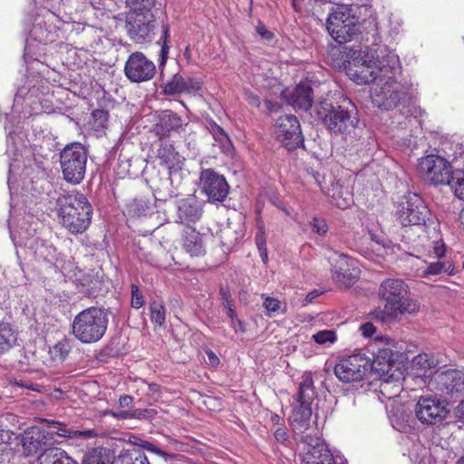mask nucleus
I'll list each match as a JSON object with an SVG mask.
<instances>
[{"label":"nucleus","mask_w":464,"mask_h":464,"mask_svg":"<svg viewBox=\"0 0 464 464\" xmlns=\"http://www.w3.org/2000/svg\"><path fill=\"white\" fill-rule=\"evenodd\" d=\"M432 253L437 261L428 263L427 266L421 271L420 276L428 278L430 276H440L442 274L453 275L454 266L450 260H440L445 255V245L440 239L432 241Z\"/></svg>","instance_id":"nucleus-19"},{"label":"nucleus","mask_w":464,"mask_h":464,"mask_svg":"<svg viewBox=\"0 0 464 464\" xmlns=\"http://www.w3.org/2000/svg\"><path fill=\"white\" fill-rule=\"evenodd\" d=\"M210 126H211V133L217 141L224 142V141L228 140L227 134L225 132V130L219 125H218L216 122L213 121L210 124Z\"/></svg>","instance_id":"nucleus-50"},{"label":"nucleus","mask_w":464,"mask_h":464,"mask_svg":"<svg viewBox=\"0 0 464 464\" xmlns=\"http://www.w3.org/2000/svg\"><path fill=\"white\" fill-rule=\"evenodd\" d=\"M397 211L401 224L406 226L424 225L430 216L428 205H400Z\"/></svg>","instance_id":"nucleus-21"},{"label":"nucleus","mask_w":464,"mask_h":464,"mask_svg":"<svg viewBox=\"0 0 464 464\" xmlns=\"http://www.w3.org/2000/svg\"><path fill=\"white\" fill-rule=\"evenodd\" d=\"M321 464H347V462L338 450H332L329 444L321 440Z\"/></svg>","instance_id":"nucleus-32"},{"label":"nucleus","mask_w":464,"mask_h":464,"mask_svg":"<svg viewBox=\"0 0 464 464\" xmlns=\"http://www.w3.org/2000/svg\"><path fill=\"white\" fill-rule=\"evenodd\" d=\"M72 350L71 341L67 338H63L55 343L52 349V353L59 360H64Z\"/></svg>","instance_id":"nucleus-41"},{"label":"nucleus","mask_w":464,"mask_h":464,"mask_svg":"<svg viewBox=\"0 0 464 464\" xmlns=\"http://www.w3.org/2000/svg\"><path fill=\"white\" fill-rule=\"evenodd\" d=\"M82 464H112L107 455L93 451L84 455Z\"/></svg>","instance_id":"nucleus-42"},{"label":"nucleus","mask_w":464,"mask_h":464,"mask_svg":"<svg viewBox=\"0 0 464 464\" xmlns=\"http://www.w3.org/2000/svg\"><path fill=\"white\" fill-rule=\"evenodd\" d=\"M63 198L67 201L66 203H89L85 195L76 189L67 192Z\"/></svg>","instance_id":"nucleus-46"},{"label":"nucleus","mask_w":464,"mask_h":464,"mask_svg":"<svg viewBox=\"0 0 464 464\" xmlns=\"http://www.w3.org/2000/svg\"><path fill=\"white\" fill-rule=\"evenodd\" d=\"M401 100V92L398 90L392 89V86L386 83L381 88L380 92L373 96L374 102L380 108L391 110L396 107Z\"/></svg>","instance_id":"nucleus-26"},{"label":"nucleus","mask_w":464,"mask_h":464,"mask_svg":"<svg viewBox=\"0 0 464 464\" xmlns=\"http://www.w3.org/2000/svg\"><path fill=\"white\" fill-rule=\"evenodd\" d=\"M337 340L336 333L334 330H322L321 329V345H331Z\"/></svg>","instance_id":"nucleus-49"},{"label":"nucleus","mask_w":464,"mask_h":464,"mask_svg":"<svg viewBox=\"0 0 464 464\" xmlns=\"http://www.w3.org/2000/svg\"><path fill=\"white\" fill-rule=\"evenodd\" d=\"M245 99L253 107L258 108L261 104L258 95L250 91H245Z\"/></svg>","instance_id":"nucleus-55"},{"label":"nucleus","mask_w":464,"mask_h":464,"mask_svg":"<svg viewBox=\"0 0 464 464\" xmlns=\"http://www.w3.org/2000/svg\"><path fill=\"white\" fill-rule=\"evenodd\" d=\"M17 342V333L6 323L0 324V356L8 353Z\"/></svg>","instance_id":"nucleus-30"},{"label":"nucleus","mask_w":464,"mask_h":464,"mask_svg":"<svg viewBox=\"0 0 464 464\" xmlns=\"http://www.w3.org/2000/svg\"><path fill=\"white\" fill-rule=\"evenodd\" d=\"M157 158L160 160V164L168 169L169 177L159 180L155 178L148 179L150 187L154 190L156 201H167L165 193L162 191L161 187L169 188L170 183V177L179 171L185 159L175 150L174 145L168 140L160 139L157 149Z\"/></svg>","instance_id":"nucleus-4"},{"label":"nucleus","mask_w":464,"mask_h":464,"mask_svg":"<svg viewBox=\"0 0 464 464\" xmlns=\"http://www.w3.org/2000/svg\"><path fill=\"white\" fill-rule=\"evenodd\" d=\"M255 240L258 251L266 249V240L265 237V232L264 230H262V228H260L259 231L256 233Z\"/></svg>","instance_id":"nucleus-57"},{"label":"nucleus","mask_w":464,"mask_h":464,"mask_svg":"<svg viewBox=\"0 0 464 464\" xmlns=\"http://www.w3.org/2000/svg\"><path fill=\"white\" fill-rule=\"evenodd\" d=\"M455 416L464 421V401H460V403L454 410Z\"/></svg>","instance_id":"nucleus-63"},{"label":"nucleus","mask_w":464,"mask_h":464,"mask_svg":"<svg viewBox=\"0 0 464 464\" xmlns=\"http://www.w3.org/2000/svg\"><path fill=\"white\" fill-rule=\"evenodd\" d=\"M263 306L266 310L267 315L272 316L281 310V302L276 298L267 296L264 300Z\"/></svg>","instance_id":"nucleus-44"},{"label":"nucleus","mask_w":464,"mask_h":464,"mask_svg":"<svg viewBox=\"0 0 464 464\" xmlns=\"http://www.w3.org/2000/svg\"><path fill=\"white\" fill-rule=\"evenodd\" d=\"M200 188L209 200L223 202L229 192V185L224 176L212 169H203L200 172Z\"/></svg>","instance_id":"nucleus-16"},{"label":"nucleus","mask_w":464,"mask_h":464,"mask_svg":"<svg viewBox=\"0 0 464 464\" xmlns=\"http://www.w3.org/2000/svg\"><path fill=\"white\" fill-rule=\"evenodd\" d=\"M183 126V120L176 112L166 110L161 111L159 123L156 125L157 134L169 135L171 131H179Z\"/></svg>","instance_id":"nucleus-24"},{"label":"nucleus","mask_w":464,"mask_h":464,"mask_svg":"<svg viewBox=\"0 0 464 464\" xmlns=\"http://www.w3.org/2000/svg\"><path fill=\"white\" fill-rule=\"evenodd\" d=\"M202 82L198 78L184 77L176 73L170 80L161 85L162 92L167 95L196 92L201 89Z\"/></svg>","instance_id":"nucleus-20"},{"label":"nucleus","mask_w":464,"mask_h":464,"mask_svg":"<svg viewBox=\"0 0 464 464\" xmlns=\"http://www.w3.org/2000/svg\"><path fill=\"white\" fill-rule=\"evenodd\" d=\"M378 295L385 304L382 308H376L372 315L382 323H393L400 314H414L419 309L417 302L410 297L409 286L402 279L383 280L380 285Z\"/></svg>","instance_id":"nucleus-1"},{"label":"nucleus","mask_w":464,"mask_h":464,"mask_svg":"<svg viewBox=\"0 0 464 464\" xmlns=\"http://www.w3.org/2000/svg\"><path fill=\"white\" fill-rule=\"evenodd\" d=\"M375 244L378 247L376 250L379 252V255H384L388 253V250L391 248V242L385 239H376Z\"/></svg>","instance_id":"nucleus-56"},{"label":"nucleus","mask_w":464,"mask_h":464,"mask_svg":"<svg viewBox=\"0 0 464 464\" xmlns=\"http://www.w3.org/2000/svg\"><path fill=\"white\" fill-rule=\"evenodd\" d=\"M450 185L454 189L456 197L464 201V170H455Z\"/></svg>","instance_id":"nucleus-38"},{"label":"nucleus","mask_w":464,"mask_h":464,"mask_svg":"<svg viewBox=\"0 0 464 464\" xmlns=\"http://www.w3.org/2000/svg\"><path fill=\"white\" fill-rule=\"evenodd\" d=\"M112 464H150L147 456L140 450H129L118 456Z\"/></svg>","instance_id":"nucleus-31"},{"label":"nucleus","mask_w":464,"mask_h":464,"mask_svg":"<svg viewBox=\"0 0 464 464\" xmlns=\"http://www.w3.org/2000/svg\"><path fill=\"white\" fill-rule=\"evenodd\" d=\"M305 443L307 444L306 451L303 456V462L305 464H319V439H313L311 436H305Z\"/></svg>","instance_id":"nucleus-34"},{"label":"nucleus","mask_w":464,"mask_h":464,"mask_svg":"<svg viewBox=\"0 0 464 464\" xmlns=\"http://www.w3.org/2000/svg\"><path fill=\"white\" fill-rule=\"evenodd\" d=\"M437 389L446 397L457 399L464 396V372L449 370L437 375Z\"/></svg>","instance_id":"nucleus-17"},{"label":"nucleus","mask_w":464,"mask_h":464,"mask_svg":"<svg viewBox=\"0 0 464 464\" xmlns=\"http://www.w3.org/2000/svg\"><path fill=\"white\" fill-rule=\"evenodd\" d=\"M380 391L385 398L391 400L399 396L401 392V386L398 382L396 383H392L388 378L381 383Z\"/></svg>","instance_id":"nucleus-40"},{"label":"nucleus","mask_w":464,"mask_h":464,"mask_svg":"<svg viewBox=\"0 0 464 464\" xmlns=\"http://www.w3.org/2000/svg\"><path fill=\"white\" fill-rule=\"evenodd\" d=\"M415 416L423 425L433 426L442 423L449 414V410L437 397L427 395L420 397L415 405Z\"/></svg>","instance_id":"nucleus-12"},{"label":"nucleus","mask_w":464,"mask_h":464,"mask_svg":"<svg viewBox=\"0 0 464 464\" xmlns=\"http://www.w3.org/2000/svg\"><path fill=\"white\" fill-rule=\"evenodd\" d=\"M222 305L227 310V315L231 319L232 327H235V322H237L238 325L242 328V322L237 318L236 310L234 309V301L222 303Z\"/></svg>","instance_id":"nucleus-48"},{"label":"nucleus","mask_w":464,"mask_h":464,"mask_svg":"<svg viewBox=\"0 0 464 464\" xmlns=\"http://www.w3.org/2000/svg\"><path fill=\"white\" fill-rule=\"evenodd\" d=\"M372 371V358L362 353L343 357L334 366L336 377L343 382H360Z\"/></svg>","instance_id":"nucleus-9"},{"label":"nucleus","mask_w":464,"mask_h":464,"mask_svg":"<svg viewBox=\"0 0 464 464\" xmlns=\"http://www.w3.org/2000/svg\"><path fill=\"white\" fill-rule=\"evenodd\" d=\"M20 434H16L10 430H0V442L11 445L14 441L18 440Z\"/></svg>","instance_id":"nucleus-52"},{"label":"nucleus","mask_w":464,"mask_h":464,"mask_svg":"<svg viewBox=\"0 0 464 464\" xmlns=\"http://www.w3.org/2000/svg\"><path fill=\"white\" fill-rule=\"evenodd\" d=\"M96 436V432L93 430H74V438H85L91 439Z\"/></svg>","instance_id":"nucleus-60"},{"label":"nucleus","mask_w":464,"mask_h":464,"mask_svg":"<svg viewBox=\"0 0 464 464\" xmlns=\"http://www.w3.org/2000/svg\"><path fill=\"white\" fill-rule=\"evenodd\" d=\"M321 120L332 137L347 140L356 137L359 123L358 111L354 103L343 95L335 102L321 101Z\"/></svg>","instance_id":"nucleus-2"},{"label":"nucleus","mask_w":464,"mask_h":464,"mask_svg":"<svg viewBox=\"0 0 464 464\" xmlns=\"http://www.w3.org/2000/svg\"><path fill=\"white\" fill-rule=\"evenodd\" d=\"M241 235L229 227L222 228L219 232L220 243L224 251L232 250L237 244Z\"/></svg>","instance_id":"nucleus-37"},{"label":"nucleus","mask_w":464,"mask_h":464,"mask_svg":"<svg viewBox=\"0 0 464 464\" xmlns=\"http://www.w3.org/2000/svg\"><path fill=\"white\" fill-rule=\"evenodd\" d=\"M59 216L62 224L72 234H82L90 226L92 205H61Z\"/></svg>","instance_id":"nucleus-13"},{"label":"nucleus","mask_w":464,"mask_h":464,"mask_svg":"<svg viewBox=\"0 0 464 464\" xmlns=\"http://www.w3.org/2000/svg\"><path fill=\"white\" fill-rule=\"evenodd\" d=\"M219 295L223 303L230 302L233 300L227 288L221 286L219 289Z\"/></svg>","instance_id":"nucleus-62"},{"label":"nucleus","mask_w":464,"mask_h":464,"mask_svg":"<svg viewBox=\"0 0 464 464\" xmlns=\"http://www.w3.org/2000/svg\"><path fill=\"white\" fill-rule=\"evenodd\" d=\"M47 423L57 425V430L52 431V434L58 435L62 438H74V430L67 429L64 425L55 420H46Z\"/></svg>","instance_id":"nucleus-45"},{"label":"nucleus","mask_w":464,"mask_h":464,"mask_svg":"<svg viewBox=\"0 0 464 464\" xmlns=\"http://www.w3.org/2000/svg\"><path fill=\"white\" fill-rule=\"evenodd\" d=\"M20 443L23 447V452L25 456H32L42 450L46 444V435L38 427L33 426L27 428L24 433L20 434Z\"/></svg>","instance_id":"nucleus-22"},{"label":"nucleus","mask_w":464,"mask_h":464,"mask_svg":"<svg viewBox=\"0 0 464 464\" xmlns=\"http://www.w3.org/2000/svg\"><path fill=\"white\" fill-rule=\"evenodd\" d=\"M183 248L191 256H199L205 253L202 237L195 229L188 228L183 236Z\"/></svg>","instance_id":"nucleus-27"},{"label":"nucleus","mask_w":464,"mask_h":464,"mask_svg":"<svg viewBox=\"0 0 464 464\" xmlns=\"http://www.w3.org/2000/svg\"><path fill=\"white\" fill-rule=\"evenodd\" d=\"M276 139L288 150L298 147L303 142L300 123L297 118L292 114H285L276 120Z\"/></svg>","instance_id":"nucleus-14"},{"label":"nucleus","mask_w":464,"mask_h":464,"mask_svg":"<svg viewBox=\"0 0 464 464\" xmlns=\"http://www.w3.org/2000/svg\"><path fill=\"white\" fill-rule=\"evenodd\" d=\"M418 171L424 180L433 185H450L454 172L446 159L433 154L419 160Z\"/></svg>","instance_id":"nucleus-10"},{"label":"nucleus","mask_w":464,"mask_h":464,"mask_svg":"<svg viewBox=\"0 0 464 464\" xmlns=\"http://www.w3.org/2000/svg\"><path fill=\"white\" fill-rule=\"evenodd\" d=\"M137 444L140 445V447H142L143 449L147 450L148 451L157 454L160 457H163L166 459H167V458L171 457V455L166 453L165 451H163L162 450H160V448H158L157 446H155L154 444H152L149 441L140 440V443H137Z\"/></svg>","instance_id":"nucleus-51"},{"label":"nucleus","mask_w":464,"mask_h":464,"mask_svg":"<svg viewBox=\"0 0 464 464\" xmlns=\"http://www.w3.org/2000/svg\"><path fill=\"white\" fill-rule=\"evenodd\" d=\"M131 306L139 309L143 306L144 299L142 294L140 292L136 285H131Z\"/></svg>","instance_id":"nucleus-47"},{"label":"nucleus","mask_w":464,"mask_h":464,"mask_svg":"<svg viewBox=\"0 0 464 464\" xmlns=\"http://www.w3.org/2000/svg\"><path fill=\"white\" fill-rule=\"evenodd\" d=\"M202 216V208L199 205H179L177 209V222L188 227L196 223Z\"/></svg>","instance_id":"nucleus-29"},{"label":"nucleus","mask_w":464,"mask_h":464,"mask_svg":"<svg viewBox=\"0 0 464 464\" xmlns=\"http://www.w3.org/2000/svg\"><path fill=\"white\" fill-rule=\"evenodd\" d=\"M93 126L97 129H104L107 126L109 113L102 109L94 110L92 113Z\"/></svg>","instance_id":"nucleus-43"},{"label":"nucleus","mask_w":464,"mask_h":464,"mask_svg":"<svg viewBox=\"0 0 464 464\" xmlns=\"http://www.w3.org/2000/svg\"><path fill=\"white\" fill-rule=\"evenodd\" d=\"M359 331L363 337L372 338L373 334L376 333V327L373 324L367 322L360 325Z\"/></svg>","instance_id":"nucleus-53"},{"label":"nucleus","mask_w":464,"mask_h":464,"mask_svg":"<svg viewBox=\"0 0 464 464\" xmlns=\"http://www.w3.org/2000/svg\"><path fill=\"white\" fill-rule=\"evenodd\" d=\"M109 325V311L102 306H91L78 313L72 323V334L79 342L91 344L105 335Z\"/></svg>","instance_id":"nucleus-3"},{"label":"nucleus","mask_w":464,"mask_h":464,"mask_svg":"<svg viewBox=\"0 0 464 464\" xmlns=\"http://www.w3.org/2000/svg\"><path fill=\"white\" fill-rule=\"evenodd\" d=\"M346 73L357 84H369L377 79V72L373 64L365 60L349 62L345 66Z\"/></svg>","instance_id":"nucleus-23"},{"label":"nucleus","mask_w":464,"mask_h":464,"mask_svg":"<svg viewBox=\"0 0 464 464\" xmlns=\"http://www.w3.org/2000/svg\"><path fill=\"white\" fill-rule=\"evenodd\" d=\"M125 21L127 34L134 43L144 44L153 40L157 28L155 12L129 11Z\"/></svg>","instance_id":"nucleus-8"},{"label":"nucleus","mask_w":464,"mask_h":464,"mask_svg":"<svg viewBox=\"0 0 464 464\" xmlns=\"http://www.w3.org/2000/svg\"><path fill=\"white\" fill-rule=\"evenodd\" d=\"M281 97L294 109L304 111L312 107L314 102L313 89L308 82H301L292 90H284Z\"/></svg>","instance_id":"nucleus-18"},{"label":"nucleus","mask_w":464,"mask_h":464,"mask_svg":"<svg viewBox=\"0 0 464 464\" xmlns=\"http://www.w3.org/2000/svg\"><path fill=\"white\" fill-rule=\"evenodd\" d=\"M369 350L372 354V370L387 377H393L396 367V358L399 353L396 350L394 340L388 336H376L369 344Z\"/></svg>","instance_id":"nucleus-6"},{"label":"nucleus","mask_w":464,"mask_h":464,"mask_svg":"<svg viewBox=\"0 0 464 464\" xmlns=\"http://www.w3.org/2000/svg\"><path fill=\"white\" fill-rule=\"evenodd\" d=\"M124 72L131 82H148L154 77L156 66L142 53L135 52L129 56Z\"/></svg>","instance_id":"nucleus-15"},{"label":"nucleus","mask_w":464,"mask_h":464,"mask_svg":"<svg viewBox=\"0 0 464 464\" xmlns=\"http://www.w3.org/2000/svg\"><path fill=\"white\" fill-rule=\"evenodd\" d=\"M162 34L160 38V40L157 42L158 44L160 45V51L159 53V69L160 71L163 70L165 67V64L169 58V26L167 24H162Z\"/></svg>","instance_id":"nucleus-33"},{"label":"nucleus","mask_w":464,"mask_h":464,"mask_svg":"<svg viewBox=\"0 0 464 464\" xmlns=\"http://www.w3.org/2000/svg\"><path fill=\"white\" fill-rule=\"evenodd\" d=\"M37 464H78L61 448H47L37 458Z\"/></svg>","instance_id":"nucleus-25"},{"label":"nucleus","mask_w":464,"mask_h":464,"mask_svg":"<svg viewBox=\"0 0 464 464\" xmlns=\"http://www.w3.org/2000/svg\"><path fill=\"white\" fill-rule=\"evenodd\" d=\"M207 355L208 358L209 364H211L212 366H217L219 363V359L213 351L208 350L207 352Z\"/></svg>","instance_id":"nucleus-64"},{"label":"nucleus","mask_w":464,"mask_h":464,"mask_svg":"<svg viewBox=\"0 0 464 464\" xmlns=\"http://www.w3.org/2000/svg\"><path fill=\"white\" fill-rule=\"evenodd\" d=\"M327 259L333 278L341 286L351 287L359 279L361 270L357 260L338 252H332Z\"/></svg>","instance_id":"nucleus-11"},{"label":"nucleus","mask_w":464,"mask_h":464,"mask_svg":"<svg viewBox=\"0 0 464 464\" xmlns=\"http://www.w3.org/2000/svg\"><path fill=\"white\" fill-rule=\"evenodd\" d=\"M87 159V150L80 142L65 146L60 152L63 179L72 184H79L85 176Z\"/></svg>","instance_id":"nucleus-5"},{"label":"nucleus","mask_w":464,"mask_h":464,"mask_svg":"<svg viewBox=\"0 0 464 464\" xmlns=\"http://www.w3.org/2000/svg\"><path fill=\"white\" fill-rule=\"evenodd\" d=\"M312 416L311 405H301L294 410L291 417L292 423L297 424L300 428L307 429Z\"/></svg>","instance_id":"nucleus-35"},{"label":"nucleus","mask_w":464,"mask_h":464,"mask_svg":"<svg viewBox=\"0 0 464 464\" xmlns=\"http://www.w3.org/2000/svg\"><path fill=\"white\" fill-rule=\"evenodd\" d=\"M326 29L333 39L342 44L353 39L358 31V25L355 17L350 14L349 8L345 5H338L329 14Z\"/></svg>","instance_id":"nucleus-7"},{"label":"nucleus","mask_w":464,"mask_h":464,"mask_svg":"<svg viewBox=\"0 0 464 464\" xmlns=\"http://www.w3.org/2000/svg\"><path fill=\"white\" fill-rule=\"evenodd\" d=\"M14 385L21 387V388H25V389L33 391V392H41L43 389V386L34 383L31 381H25V380H15Z\"/></svg>","instance_id":"nucleus-54"},{"label":"nucleus","mask_w":464,"mask_h":464,"mask_svg":"<svg viewBox=\"0 0 464 464\" xmlns=\"http://www.w3.org/2000/svg\"><path fill=\"white\" fill-rule=\"evenodd\" d=\"M150 321L156 326H162L166 320V307L162 301L153 300L150 303Z\"/></svg>","instance_id":"nucleus-36"},{"label":"nucleus","mask_w":464,"mask_h":464,"mask_svg":"<svg viewBox=\"0 0 464 464\" xmlns=\"http://www.w3.org/2000/svg\"><path fill=\"white\" fill-rule=\"evenodd\" d=\"M426 355H418L413 359V363L418 365H421L423 368L430 367V363L429 360H427Z\"/></svg>","instance_id":"nucleus-61"},{"label":"nucleus","mask_w":464,"mask_h":464,"mask_svg":"<svg viewBox=\"0 0 464 464\" xmlns=\"http://www.w3.org/2000/svg\"><path fill=\"white\" fill-rule=\"evenodd\" d=\"M275 438L280 443H284L285 441H286L288 439V433H287L286 429L278 428L275 431Z\"/></svg>","instance_id":"nucleus-59"},{"label":"nucleus","mask_w":464,"mask_h":464,"mask_svg":"<svg viewBox=\"0 0 464 464\" xmlns=\"http://www.w3.org/2000/svg\"><path fill=\"white\" fill-rule=\"evenodd\" d=\"M126 4L130 7L129 11L155 12L153 8L155 7L156 0H126Z\"/></svg>","instance_id":"nucleus-39"},{"label":"nucleus","mask_w":464,"mask_h":464,"mask_svg":"<svg viewBox=\"0 0 464 464\" xmlns=\"http://www.w3.org/2000/svg\"><path fill=\"white\" fill-rule=\"evenodd\" d=\"M316 395L317 393L314 386L312 374L311 372H305L300 382L296 400L301 405H312Z\"/></svg>","instance_id":"nucleus-28"},{"label":"nucleus","mask_w":464,"mask_h":464,"mask_svg":"<svg viewBox=\"0 0 464 464\" xmlns=\"http://www.w3.org/2000/svg\"><path fill=\"white\" fill-rule=\"evenodd\" d=\"M256 32L265 40H271L274 37V34L267 30L263 24L256 26Z\"/></svg>","instance_id":"nucleus-58"}]
</instances>
